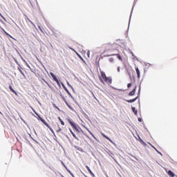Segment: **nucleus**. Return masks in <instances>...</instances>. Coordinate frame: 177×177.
Instances as JSON below:
<instances>
[{
    "label": "nucleus",
    "mask_w": 177,
    "mask_h": 177,
    "mask_svg": "<svg viewBox=\"0 0 177 177\" xmlns=\"http://www.w3.org/2000/svg\"><path fill=\"white\" fill-rule=\"evenodd\" d=\"M131 86H132V83H129L127 84V88H131Z\"/></svg>",
    "instance_id": "obj_19"
},
{
    "label": "nucleus",
    "mask_w": 177,
    "mask_h": 177,
    "mask_svg": "<svg viewBox=\"0 0 177 177\" xmlns=\"http://www.w3.org/2000/svg\"><path fill=\"white\" fill-rule=\"evenodd\" d=\"M71 133L73 136V138H75V139H77V140H78V138L77 137V136H75V133H74V132H73V131L71 130Z\"/></svg>",
    "instance_id": "obj_16"
},
{
    "label": "nucleus",
    "mask_w": 177,
    "mask_h": 177,
    "mask_svg": "<svg viewBox=\"0 0 177 177\" xmlns=\"http://www.w3.org/2000/svg\"><path fill=\"white\" fill-rule=\"evenodd\" d=\"M118 71H120V68H118Z\"/></svg>",
    "instance_id": "obj_29"
},
{
    "label": "nucleus",
    "mask_w": 177,
    "mask_h": 177,
    "mask_svg": "<svg viewBox=\"0 0 177 177\" xmlns=\"http://www.w3.org/2000/svg\"><path fill=\"white\" fill-rule=\"evenodd\" d=\"M104 53L109 52V50H112L113 48H114V45L110 43L106 44L103 45Z\"/></svg>",
    "instance_id": "obj_3"
},
{
    "label": "nucleus",
    "mask_w": 177,
    "mask_h": 177,
    "mask_svg": "<svg viewBox=\"0 0 177 177\" xmlns=\"http://www.w3.org/2000/svg\"><path fill=\"white\" fill-rule=\"evenodd\" d=\"M167 174L169 175V176L170 177H175V173L173 172L171 170H168V169H165Z\"/></svg>",
    "instance_id": "obj_7"
},
{
    "label": "nucleus",
    "mask_w": 177,
    "mask_h": 177,
    "mask_svg": "<svg viewBox=\"0 0 177 177\" xmlns=\"http://www.w3.org/2000/svg\"><path fill=\"white\" fill-rule=\"evenodd\" d=\"M135 92H136V86H135L134 88L133 89V91H131L129 93V96H133V95H135Z\"/></svg>",
    "instance_id": "obj_9"
},
{
    "label": "nucleus",
    "mask_w": 177,
    "mask_h": 177,
    "mask_svg": "<svg viewBox=\"0 0 177 177\" xmlns=\"http://www.w3.org/2000/svg\"><path fill=\"white\" fill-rule=\"evenodd\" d=\"M137 99H138V97H136L132 100H126V102H127V103H133V102H136L137 100Z\"/></svg>",
    "instance_id": "obj_13"
},
{
    "label": "nucleus",
    "mask_w": 177,
    "mask_h": 177,
    "mask_svg": "<svg viewBox=\"0 0 177 177\" xmlns=\"http://www.w3.org/2000/svg\"><path fill=\"white\" fill-rule=\"evenodd\" d=\"M58 120L60 121V122H61L62 121H63V120H62V118H60V117L58 118Z\"/></svg>",
    "instance_id": "obj_24"
},
{
    "label": "nucleus",
    "mask_w": 177,
    "mask_h": 177,
    "mask_svg": "<svg viewBox=\"0 0 177 177\" xmlns=\"http://www.w3.org/2000/svg\"><path fill=\"white\" fill-rule=\"evenodd\" d=\"M100 73L102 77H100V81L102 84H104V82L106 84H111L113 82L111 77L106 76V73L104 72L100 71Z\"/></svg>",
    "instance_id": "obj_1"
},
{
    "label": "nucleus",
    "mask_w": 177,
    "mask_h": 177,
    "mask_svg": "<svg viewBox=\"0 0 177 177\" xmlns=\"http://www.w3.org/2000/svg\"><path fill=\"white\" fill-rule=\"evenodd\" d=\"M60 122H61L62 125L64 126V122L63 120H61Z\"/></svg>",
    "instance_id": "obj_22"
},
{
    "label": "nucleus",
    "mask_w": 177,
    "mask_h": 177,
    "mask_svg": "<svg viewBox=\"0 0 177 177\" xmlns=\"http://www.w3.org/2000/svg\"><path fill=\"white\" fill-rule=\"evenodd\" d=\"M86 55H87L88 57H90L89 56L91 55V53L89 52V50L87 51Z\"/></svg>",
    "instance_id": "obj_20"
},
{
    "label": "nucleus",
    "mask_w": 177,
    "mask_h": 177,
    "mask_svg": "<svg viewBox=\"0 0 177 177\" xmlns=\"http://www.w3.org/2000/svg\"><path fill=\"white\" fill-rule=\"evenodd\" d=\"M44 82H46V84L48 85V86L50 87V85L49 84V83H48L46 81L44 80Z\"/></svg>",
    "instance_id": "obj_21"
},
{
    "label": "nucleus",
    "mask_w": 177,
    "mask_h": 177,
    "mask_svg": "<svg viewBox=\"0 0 177 177\" xmlns=\"http://www.w3.org/2000/svg\"><path fill=\"white\" fill-rule=\"evenodd\" d=\"M39 28L41 32H44V30H42V28H41V27H39Z\"/></svg>",
    "instance_id": "obj_23"
},
{
    "label": "nucleus",
    "mask_w": 177,
    "mask_h": 177,
    "mask_svg": "<svg viewBox=\"0 0 177 177\" xmlns=\"http://www.w3.org/2000/svg\"><path fill=\"white\" fill-rule=\"evenodd\" d=\"M20 73H21V74H24V73H23V71H21V70H20Z\"/></svg>",
    "instance_id": "obj_28"
},
{
    "label": "nucleus",
    "mask_w": 177,
    "mask_h": 177,
    "mask_svg": "<svg viewBox=\"0 0 177 177\" xmlns=\"http://www.w3.org/2000/svg\"><path fill=\"white\" fill-rule=\"evenodd\" d=\"M36 115H37V120H39V121H41V122H43V124H44V125H46V127H47V128H48V129H50V131L53 133V129H52V127H50V126H49V124H48V123L46 122V121L45 120H44V118H42L41 116H39V115H38V113H37V112H35Z\"/></svg>",
    "instance_id": "obj_2"
},
{
    "label": "nucleus",
    "mask_w": 177,
    "mask_h": 177,
    "mask_svg": "<svg viewBox=\"0 0 177 177\" xmlns=\"http://www.w3.org/2000/svg\"><path fill=\"white\" fill-rule=\"evenodd\" d=\"M111 56H117L118 59L119 60H121V62H122V57H121V55L120 54H112V55H111Z\"/></svg>",
    "instance_id": "obj_11"
},
{
    "label": "nucleus",
    "mask_w": 177,
    "mask_h": 177,
    "mask_svg": "<svg viewBox=\"0 0 177 177\" xmlns=\"http://www.w3.org/2000/svg\"><path fill=\"white\" fill-rule=\"evenodd\" d=\"M53 129L57 133H59V132H62V128H60V126L57 123L54 124Z\"/></svg>",
    "instance_id": "obj_5"
},
{
    "label": "nucleus",
    "mask_w": 177,
    "mask_h": 177,
    "mask_svg": "<svg viewBox=\"0 0 177 177\" xmlns=\"http://www.w3.org/2000/svg\"><path fill=\"white\" fill-rule=\"evenodd\" d=\"M138 121H139V122H142V119L138 118Z\"/></svg>",
    "instance_id": "obj_27"
},
{
    "label": "nucleus",
    "mask_w": 177,
    "mask_h": 177,
    "mask_svg": "<svg viewBox=\"0 0 177 177\" xmlns=\"http://www.w3.org/2000/svg\"><path fill=\"white\" fill-rule=\"evenodd\" d=\"M101 135H102V136H103V138H105V139H107V140H109V142H111V139H110V138L107 137V136H105L104 133H102Z\"/></svg>",
    "instance_id": "obj_15"
},
{
    "label": "nucleus",
    "mask_w": 177,
    "mask_h": 177,
    "mask_svg": "<svg viewBox=\"0 0 177 177\" xmlns=\"http://www.w3.org/2000/svg\"><path fill=\"white\" fill-rule=\"evenodd\" d=\"M50 75H51L53 80H54L55 81V82L57 84V85H60V82H59V80L57 79V77H56V75H55V74H53V73H50Z\"/></svg>",
    "instance_id": "obj_6"
},
{
    "label": "nucleus",
    "mask_w": 177,
    "mask_h": 177,
    "mask_svg": "<svg viewBox=\"0 0 177 177\" xmlns=\"http://www.w3.org/2000/svg\"><path fill=\"white\" fill-rule=\"evenodd\" d=\"M88 132H89V133H91V135H92V136L95 137V136H93V133H92V132H91L90 131H88Z\"/></svg>",
    "instance_id": "obj_25"
},
{
    "label": "nucleus",
    "mask_w": 177,
    "mask_h": 177,
    "mask_svg": "<svg viewBox=\"0 0 177 177\" xmlns=\"http://www.w3.org/2000/svg\"><path fill=\"white\" fill-rule=\"evenodd\" d=\"M86 168L88 171L89 174L91 175V176L95 177V174L92 172V170H91V168H89L88 166H86Z\"/></svg>",
    "instance_id": "obj_10"
},
{
    "label": "nucleus",
    "mask_w": 177,
    "mask_h": 177,
    "mask_svg": "<svg viewBox=\"0 0 177 177\" xmlns=\"http://www.w3.org/2000/svg\"><path fill=\"white\" fill-rule=\"evenodd\" d=\"M68 122H69L70 125H71L72 128H73L76 132H80V131H81V129L75 125V123L71 119H68Z\"/></svg>",
    "instance_id": "obj_4"
},
{
    "label": "nucleus",
    "mask_w": 177,
    "mask_h": 177,
    "mask_svg": "<svg viewBox=\"0 0 177 177\" xmlns=\"http://www.w3.org/2000/svg\"><path fill=\"white\" fill-rule=\"evenodd\" d=\"M30 23H31V24H32V26H34V23H32V21H31V20L29 19Z\"/></svg>",
    "instance_id": "obj_26"
},
{
    "label": "nucleus",
    "mask_w": 177,
    "mask_h": 177,
    "mask_svg": "<svg viewBox=\"0 0 177 177\" xmlns=\"http://www.w3.org/2000/svg\"><path fill=\"white\" fill-rule=\"evenodd\" d=\"M75 53L77 56H78V57L82 60V62H85V60H84V58H82V57L78 53L75 52Z\"/></svg>",
    "instance_id": "obj_17"
},
{
    "label": "nucleus",
    "mask_w": 177,
    "mask_h": 177,
    "mask_svg": "<svg viewBox=\"0 0 177 177\" xmlns=\"http://www.w3.org/2000/svg\"><path fill=\"white\" fill-rule=\"evenodd\" d=\"M131 110L133 113L135 114V115H138V111L136 110V109H135V107L132 106Z\"/></svg>",
    "instance_id": "obj_14"
},
{
    "label": "nucleus",
    "mask_w": 177,
    "mask_h": 177,
    "mask_svg": "<svg viewBox=\"0 0 177 177\" xmlns=\"http://www.w3.org/2000/svg\"><path fill=\"white\" fill-rule=\"evenodd\" d=\"M9 89L11 91V92H12V93H15V95H16V96H17V92H16V91H15V89H13L12 86H9Z\"/></svg>",
    "instance_id": "obj_12"
},
{
    "label": "nucleus",
    "mask_w": 177,
    "mask_h": 177,
    "mask_svg": "<svg viewBox=\"0 0 177 177\" xmlns=\"http://www.w3.org/2000/svg\"><path fill=\"white\" fill-rule=\"evenodd\" d=\"M109 62L111 63H113V62H114V58H113V57L109 58Z\"/></svg>",
    "instance_id": "obj_18"
},
{
    "label": "nucleus",
    "mask_w": 177,
    "mask_h": 177,
    "mask_svg": "<svg viewBox=\"0 0 177 177\" xmlns=\"http://www.w3.org/2000/svg\"><path fill=\"white\" fill-rule=\"evenodd\" d=\"M136 73L137 74V77L138 80H140V71L139 70V68L138 66H136Z\"/></svg>",
    "instance_id": "obj_8"
}]
</instances>
